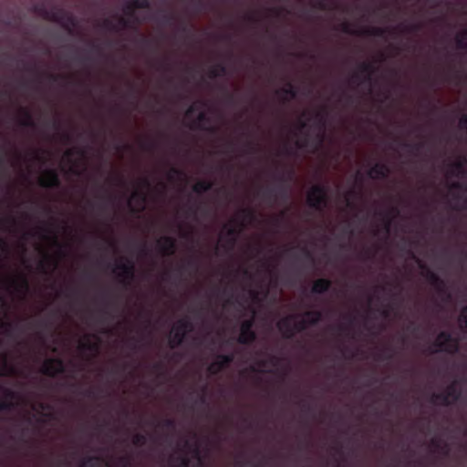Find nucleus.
<instances>
[{"label":"nucleus","mask_w":467,"mask_h":467,"mask_svg":"<svg viewBox=\"0 0 467 467\" xmlns=\"http://www.w3.org/2000/svg\"><path fill=\"white\" fill-rule=\"evenodd\" d=\"M352 192H348L346 196H345V199H346V202H347V205L350 208L352 206V202H351V195H352Z\"/></svg>","instance_id":"24"},{"label":"nucleus","mask_w":467,"mask_h":467,"mask_svg":"<svg viewBox=\"0 0 467 467\" xmlns=\"http://www.w3.org/2000/svg\"><path fill=\"white\" fill-rule=\"evenodd\" d=\"M253 320H245L241 326V332L239 340L242 343H248L254 338V334L252 331Z\"/></svg>","instance_id":"9"},{"label":"nucleus","mask_w":467,"mask_h":467,"mask_svg":"<svg viewBox=\"0 0 467 467\" xmlns=\"http://www.w3.org/2000/svg\"><path fill=\"white\" fill-rule=\"evenodd\" d=\"M197 107V104H193L190 107V109L186 111L185 118L186 119H189L192 115L193 114V111L195 110V108Z\"/></svg>","instance_id":"22"},{"label":"nucleus","mask_w":467,"mask_h":467,"mask_svg":"<svg viewBox=\"0 0 467 467\" xmlns=\"http://www.w3.org/2000/svg\"><path fill=\"white\" fill-rule=\"evenodd\" d=\"M63 368L62 361L57 358H48L42 366L43 372L49 376H54L59 373L63 370Z\"/></svg>","instance_id":"7"},{"label":"nucleus","mask_w":467,"mask_h":467,"mask_svg":"<svg viewBox=\"0 0 467 467\" xmlns=\"http://www.w3.org/2000/svg\"><path fill=\"white\" fill-rule=\"evenodd\" d=\"M188 321L185 319L176 322L171 330V344L172 347L179 345L188 331Z\"/></svg>","instance_id":"5"},{"label":"nucleus","mask_w":467,"mask_h":467,"mask_svg":"<svg viewBox=\"0 0 467 467\" xmlns=\"http://www.w3.org/2000/svg\"><path fill=\"white\" fill-rule=\"evenodd\" d=\"M230 361L231 358L228 356H219L216 360L209 367L210 373H217L219 370L228 365Z\"/></svg>","instance_id":"12"},{"label":"nucleus","mask_w":467,"mask_h":467,"mask_svg":"<svg viewBox=\"0 0 467 467\" xmlns=\"http://www.w3.org/2000/svg\"><path fill=\"white\" fill-rule=\"evenodd\" d=\"M460 322L464 323L465 327H467V306L462 309L461 317H460Z\"/></svg>","instance_id":"21"},{"label":"nucleus","mask_w":467,"mask_h":467,"mask_svg":"<svg viewBox=\"0 0 467 467\" xmlns=\"http://www.w3.org/2000/svg\"><path fill=\"white\" fill-rule=\"evenodd\" d=\"M388 168L384 164L377 163L368 171L369 177L373 179L385 178L388 175Z\"/></svg>","instance_id":"13"},{"label":"nucleus","mask_w":467,"mask_h":467,"mask_svg":"<svg viewBox=\"0 0 467 467\" xmlns=\"http://www.w3.org/2000/svg\"><path fill=\"white\" fill-rule=\"evenodd\" d=\"M27 290L26 280L16 276L4 278L0 273V318L5 317L9 310L10 302Z\"/></svg>","instance_id":"1"},{"label":"nucleus","mask_w":467,"mask_h":467,"mask_svg":"<svg viewBox=\"0 0 467 467\" xmlns=\"http://www.w3.org/2000/svg\"><path fill=\"white\" fill-rule=\"evenodd\" d=\"M463 171V164L462 160L456 161L453 165H451L449 170L447 171V173L451 176H456L458 177Z\"/></svg>","instance_id":"14"},{"label":"nucleus","mask_w":467,"mask_h":467,"mask_svg":"<svg viewBox=\"0 0 467 467\" xmlns=\"http://www.w3.org/2000/svg\"><path fill=\"white\" fill-rule=\"evenodd\" d=\"M132 6L135 8L138 7H147L148 6V1L147 0H135L132 3Z\"/></svg>","instance_id":"20"},{"label":"nucleus","mask_w":467,"mask_h":467,"mask_svg":"<svg viewBox=\"0 0 467 467\" xmlns=\"http://www.w3.org/2000/svg\"><path fill=\"white\" fill-rule=\"evenodd\" d=\"M133 265L130 261H119L114 269V272L122 280H127L132 275Z\"/></svg>","instance_id":"8"},{"label":"nucleus","mask_w":467,"mask_h":467,"mask_svg":"<svg viewBox=\"0 0 467 467\" xmlns=\"http://www.w3.org/2000/svg\"><path fill=\"white\" fill-rule=\"evenodd\" d=\"M306 201L309 206L322 212L327 206V189L323 185H315L307 192Z\"/></svg>","instance_id":"4"},{"label":"nucleus","mask_w":467,"mask_h":467,"mask_svg":"<svg viewBox=\"0 0 467 467\" xmlns=\"http://www.w3.org/2000/svg\"><path fill=\"white\" fill-rule=\"evenodd\" d=\"M5 248H6V245L4 244H3V247H2V250H3V251H5Z\"/></svg>","instance_id":"27"},{"label":"nucleus","mask_w":467,"mask_h":467,"mask_svg":"<svg viewBox=\"0 0 467 467\" xmlns=\"http://www.w3.org/2000/svg\"><path fill=\"white\" fill-rule=\"evenodd\" d=\"M40 183L44 187H54L58 184V178L54 171H46L40 176Z\"/></svg>","instance_id":"11"},{"label":"nucleus","mask_w":467,"mask_h":467,"mask_svg":"<svg viewBox=\"0 0 467 467\" xmlns=\"http://www.w3.org/2000/svg\"><path fill=\"white\" fill-rule=\"evenodd\" d=\"M227 234H235V233L233 231H229Z\"/></svg>","instance_id":"28"},{"label":"nucleus","mask_w":467,"mask_h":467,"mask_svg":"<svg viewBox=\"0 0 467 467\" xmlns=\"http://www.w3.org/2000/svg\"><path fill=\"white\" fill-rule=\"evenodd\" d=\"M460 124L462 128H465L467 130V115L461 119Z\"/></svg>","instance_id":"26"},{"label":"nucleus","mask_w":467,"mask_h":467,"mask_svg":"<svg viewBox=\"0 0 467 467\" xmlns=\"http://www.w3.org/2000/svg\"><path fill=\"white\" fill-rule=\"evenodd\" d=\"M320 314L317 312H306L304 315H292L281 319L278 324V329L281 333L289 337L296 331L304 329L307 324L318 321Z\"/></svg>","instance_id":"3"},{"label":"nucleus","mask_w":467,"mask_h":467,"mask_svg":"<svg viewBox=\"0 0 467 467\" xmlns=\"http://www.w3.org/2000/svg\"><path fill=\"white\" fill-rule=\"evenodd\" d=\"M211 183L206 181L197 182L193 186V191L198 193L204 192L211 188Z\"/></svg>","instance_id":"16"},{"label":"nucleus","mask_w":467,"mask_h":467,"mask_svg":"<svg viewBox=\"0 0 467 467\" xmlns=\"http://www.w3.org/2000/svg\"><path fill=\"white\" fill-rule=\"evenodd\" d=\"M329 286V283L325 279H318L314 283L313 291L316 293H322Z\"/></svg>","instance_id":"15"},{"label":"nucleus","mask_w":467,"mask_h":467,"mask_svg":"<svg viewBox=\"0 0 467 467\" xmlns=\"http://www.w3.org/2000/svg\"><path fill=\"white\" fill-rule=\"evenodd\" d=\"M164 190L165 185L163 183H160L159 186L154 189L149 178H141L131 192L128 200V205L133 212L143 211L148 204L150 195L154 191L158 193H162Z\"/></svg>","instance_id":"2"},{"label":"nucleus","mask_w":467,"mask_h":467,"mask_svg":"<svg viewBox=\"0 0 467 467\" xmlns=\"http://www.w3.org/2000/svg\"><path fill=\"white\" fill-rule=\"evenodd\" d=\"M164 241L168 244V246L165 248V253L168 254H172L174 251L173 240L170 236H166Z\"/></svg>","instance_id":"18"},{"label":"nucleus","mask_w":467,"mask_h":467,"mask_svg":"<svg viewBox=\"0 0 467 467\" xmlns=\"http://www.w3.org/2000/svg\"><path fill=\"white\" fill-rule=\"evenodd\" d=\"M457 348V342L447 333H441L436 338V351L453 352Z\"/></svg>","instance_id":"6"},{"label":"nucleus","mask_w":467,"mask_h":467,"mask_svg":"<svg viewBox=\"0 0 467 467\" xmlns=\"http://www.w3.org/2000/svg\"><path fill=\"white\" fill-rule=\"evenodd\" d=\"M80 349H88L90 354L98 351V338L95 336L85 337L79 340L78 345Z\"/></svg>","instance_id":"10"},{"label":"nucleus","mask_w":467,"mask_h":467,"mask_svg":"<svg viewBox=\"0 0 467 467\" xmlns=\"http://www.w3.org/2000/svg\"><path fill=\"white\" fill-rule=\"evenodd\" d=\"M285 99H293L296 97V91L291 85L287 86L285 88Z\"/></svg>","instance_id":"19"},{"label":"nucleus","mask_w":467,"mask_h":467,"mask_svg":"<svg viewBox=\"0 0 467 467\" xmlns=\"http://www.w3.org/2000/svg\"><path fill=\"white\" fill-rule=\"evenodd\" d=\"M41 236L44 237L43 242H53V243L57 242L56 237L57 235H47V234H44V235H41Z\"/></svg>","instance_id":"23"},{"label":"nucleus","mask_w":467,"mask_h":467,"mask_svg":"<svg viewBox=\"0 0 467 467\" xmlns=\"http://www.w3.org/2000/svg\"><path fill=\"white\" fill-rule=\"evenodd\" d=\"M204 119V113L202 111L198 112L197 122L193 124V126H197L200 122Z\"/></svg>","instance_id":"25"},{"label":"nucleus","mask_w":467,"mask_h":467,"mask_svg":"<svg viewBox=\"0 0 467 467\" xmlns=\"http://www.w3.org/2000/svg\"><path fill=\"white\" fill-rule=\"evenodd\" d=\"M456 40L460 47L467 48V29L461 31L457 35Z\"/></svg>","instance_id":"17"}]
</instances>
